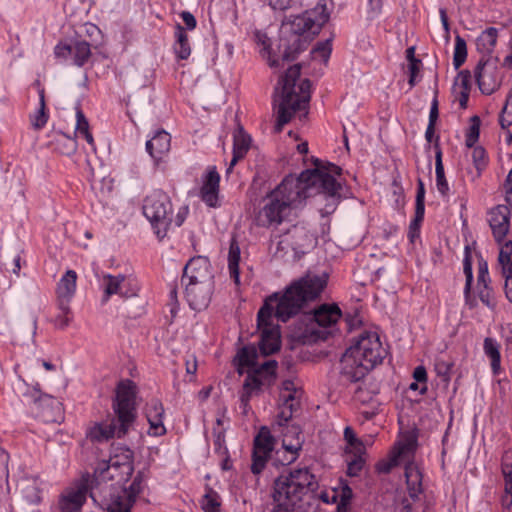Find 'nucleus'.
<instances>
[{
    "label": "nucleus",
    "instance_id": "60",
    "mask_svg": "<svg viewBox=\"0 0 512 512\" xmlns=\"http://www.w3.org/2000/svg\"><path fill=\"white\" fill-rule=\"evenodd\" d=\"M487 281H488V267H487V263L483 262V263L479 264L478 279H477L478 286L480 287L481 285L487 284Z\"/></svg>",
    "mask_w": 512,
    "mask_h": 512
},
{
    "label": "nucleus",
    "instance_id": "55",
    "mask_svg": "<svg viewBox=\"0 0 512 512\" xmlns=\"http://www.w3.org/2000/svg\"><path fill=\"white\" fill-rule=\"evenodd\" d=\"M315 165H316L315 169H318L321 172V174L331 177L337 184H339L333 177V175L341 174L342 169L339 166L332 164V163H329L325 166H320L319 160L315 161Z\"/></svg>",
    "mask_w": 512,
    "mask_h": 512
},
{
    "label": "nucleus",
    "instance_id": "21",
    "mask_svg": "<svg viewBox=\"0 0 512 512\" xmlns=\"http://www.w3.org/2000/svg\"><path fill=\"white\" fill-rule=\"evenodd\" d=\"M184 283L189 306L199 311L207 308L211 300L213 283Z\"/></svg>",
    "mask_w": 512,
    "mask_h": 512
},
{
    "label": "nucleus",
    "instance_id": "12",
    "mask_svg": "<svg viewBox=\"0 0 512 512\" xmlns=\"http://www.w3.org/2000/svg\"><path fill=\"white\" fill-rule=\"evenodd\" d=\"M265 201L257 216L258 225L267 228L278 226L289 215L291 209L273 192L267 195Z\"/></svg>",
    "mask_w": 512,
    "mask_h": 512
},
{
    "label": "nucleus",
    "instance_id": "42",
    "mask_svg": "<svg viewBox=\"0 0 512 512\" xmlns=\"http://www.w3.org/2000/svg\"><path fill=\"white\" fill-rule=\"evenodd\" d=\"M512 241H507L504 245H502L498 261L502 267V274H512Z\"/></svg>",
    "mask_w": 512,
    "mask_h": 512
},
{
    "label": "nucleus",
    "instance_id": "5",
    "mask_svg": "<svg viewBox=\"0 0 512 512\" xmlns=\"http://www.w3.org/2000/svg\"><path fill=\"white\" fill-rule=\"evenodd\" d=\"M136 385L131 380H122L116 388L113 409L120 423L118 429L114 423H94L87 430V438L94 442H103L111 439L115 433L122 437L135 420Z\"/></svg>",
    "mask_w": 512,
    "mask_h": 512
},
{
    "label": "nucleus",
    "instance_id": "46",
    "mask_svg": "<svg viewBox=\"0 0 512 512\" xmlns=\"http://www.w3.org/2000/svg\"><path fill=\"white\" fill-rule=\"evenodd\" d=\"M467 57V46L465 40L459 35L455 38V49L453 64L455 68H459L466 60Z\"/></svg>",
    "mask_w": 512,
    "mask_h": 512
},
{
    "label": "nucleus",
    "instance_id": "62",
    "mask_svg": "<svg viewBox=\"0 0 512 512\" xmlns=\"http://www.w3.org/2000/svg\"><path fill=\"white\" fill-rule=\"evenodd\" d=\"M296 394H297V389L295 387V384L293 381L291 380H285L283 383H282V393H281V397L283 395H291L293 398H297L296 397Z\"/></svg>",
    "mask_w": 512,
    "mask_h": 512
},
{
    "label": "nucleus",
    "instance_id": "61",
    "mask_svg": "<svg viewBox=\"0 0 512 512\" xmlns=\"http://www.w3.org/2000/svg\"><path fill=\"white\" fill-rule=\"evenodd\" d=\"M150 424L149 433L154 436L163 435L166 431L163 421H148Z\"/></svg>",
    "mask_w": 512,
    "mask_h": 512
},
{
    "label": "nucleus",
    "instance_id": "17",
    "mask_svg": "<svg viewBox=\"0 0 512 512\" xmlns=\"http://www.w3.org/2000/svg\"><path fill=\"white\" fill-rule=\"evenodd\" d=\"M213 273L207 257L197 256L190 259L183 271V282L213 283Z\"/></svg>",
    "mask_w": 512,
    "mask_h": 512
},
{
    "label": "nucleus",
    "instance_id": "2",
    "mask_svg": "<svg viewBox=\"0 0 512 512\" xmlns=\"http://www.w3.org/2000/svg\"><path fill=\"white\" fill-rule=\"evenodd\" d=\"M330 13L326 4L318 3L313 9L305 11L302 15L294 17L282 23L278 45V55H272L269 47V38L266 35L257 34L259 43L267 51V60L270 67H279L285 62H291L307 47L309 35H317L325 23L328 22Z\"/></svg>",
    "mask_w": 512,
    "mask_h": 512
},
{
    "label": "nucleus",
    "instance_id": "38",
    "mask_svg": "<svg viewBox=\"0 0 512 512\" xmlns=\"http://www.w3.org/2000/svg\"><path fill=\"white\" fill-rule=\"evenodd\" d=\"M257 351L254 346H246L239 350L237 354V362L239 367V372L243 373L241 370L244 367H249L254 370L256 367V359H257Z\"/></svg>",
    "mask_w": 512,
    "mask_h": 512
},
{
    "label": "nucleus",
    "instance_id": "51",
    "mask_svg": "<svg viewBox=\"0 0 512 512\" xmlns=\"http://www.w3.org/2000/svg\"><path fill=\"white\" fill-rule=\"evenodd\" d=\"M332 51V38H329L323 42H319L316 47L312 50L314 58H319L325 63L328 61Z\"/></svg>",
    "mask_w": 512,
    "mask_h": 512
},
{
    "label": "nucleus",
    "instance_id": "11",
    "mask_svg": "<svg viewBox=\"0 0 512 512\" xmlns=\"http://www.w3.org/2000/svg\"><path fill=\"white\" fill-rule=\"evenodd\" d=\"M143 473L138 472L129 488L122 487L116 493L110 494L107 500L108 512H130L136 497L143 489Z\"/></svg>",
    "mask_w": 512,
    "mask_h": 512
},
{
    "label": "nucleus",
    "instance_id": "58",
    "mask_svg": "<svg viewBox=\"0 0 512 512\" xmlns=\"http://www.w3.org/2000/svg\"><path fill=\"white\" fill-rule=\"evenodd\" d=\"M202 507L205 512H219L220 503L213 496L207 494Z\"/></svg>",
    "mask_w": 512,
    "mask_h": 512
},
{
    "label": "nucleus",
    "instance_id": "40",
    "mask_svg": "<svg viewBox=\"0 0 512 512\" xmlns=\"http://www.w3.org/2000/svg\"><path fill=\"white\" fill-rule=\"evenodd\" d=\"M484 351L487 356L491 359V367L493 372L496 374L500 370V352L499 345L492 338H485L484 340Z\"/></svg>",
    "mask_w": 512,
    "mask_h": 512
},
{
    "label": "nucleus",
    "instance_id": "48",
    "mask_svg": "<svg viewBox=\"0 0 512 512\" xmlns=\"http://www.w3.org/2000/svg\"><path fill=\"white\" fill-rule=\"evenodd\" d=\"M499 122L503 129L512 125V88L507 94L505 104L499 117Z\"/></svg>",
    "mask_w": 512,
    "mask_h": 512
},
{
    "label": "nucleus",
    "instance_id": "57",
    "mask_svg": "<svg viewBox=\"0 0 512 512\" xmlns=\"http://www.w3.org/2000/svg\"><path fill=\"white\" fill-rule=\"evenodd\" d=\"M276 367H277V362L274 360H269V361H266V362L262 363L261 365H259V367L256 365L253 372L255 374H257L258 376H260L264 372L269 375H273L275 373Z\"/></svg>",
    "mask_w": 512,
    "mask_h": 512
},
{
    "label": "nucleus",
    "instance_id": "24",
    "mask_svg": "<svg viewBox=\"0 0 512 512\" xmlns=\"http://www.w3.org/2000/svg\"><path fill=\"white\" fill-rule=\"evenodd\" d=\"M510 209L507 205H498L489 212V225L495 240L500 243L510 228Z\"/></svg>",
    "mask_w": 512,
    "mask_h": 512
},
{
    "label": "nucleus",
    "instance_id": "36",
    "mask_svg": "<svg viewBox=\"0 0 512 512\" xmlns=\"http://www.w3.org/2000/svg\"><path fill=\"white\" fill-rule=\"evenodd\" d=\"M417 194H416V207H415V219L410 225V231H415L419 225V223L423 220L424 217V197H425V188L422 179L417 180Z\"/></svg>",
    "mask_w": 512,
    "mask_h": 512
},
{
    "label": "nucleus",
    "instance_id": "32",
    "mask_svg": "<svg viewBox=\"0 0 512 512\" xmlns=\"http://www.w3.org/2000/svg\"><path fill=\"white\" fill-rule=\"evenodd\" d=\"M281 399L283 403L280 405V411L277 415V425L279 427L284 426L299 407V401L291 395H283Z\"/></svg>",
    "mask_w": 512,
    "mask_h": 512
},
{
    "label": "nucleus",
    "instance_id": "43",
    "mask_svg": "<svg viewBox=\"0 0 512 512\" xmlns=\"http://www.w3.org/2000/svg\"><path fill=\"white\" fill-rule=\"evenodd\" d=\"M453 366L454 363L451 360L437 358L435 361V372L445 385H448L451 380Z\"/></svg>",
    "mask_w": 512,
    "mask_h": 512
},
{
    "label": "nucleus",
    "instance_id": "47",
    "mask_svg": "<svg viewBox=\"0 0 512 512\" xmlns=\"http://www.w3.org/2000/svg\"><path fill=\"white\" fill-rule=\"evenodd\" d=\"M353 492L352 489L348 485H343L340 491L333 496V502L339 498V503L337 505V512H347V507L352 499Z\"/></svg>",
    "mask_w": 512,
    "mask_h": 512
},
{
    "label": "nucleus",
    "instance_id": "45",
    "mask_svg": "<svg viewBox=\"0 0 512 512\" xmlns=\"http://www.w3.org/2000/svg\"><path fill=\"white\" fill-rule=\"evenodd\" d=\"M498 31L494 27L486 29L478 38V45L487 52L492 51L496 45Z\"/></svg>",
    "mask_w": 512,
    "mask_h": 512
},
{
    "label": "nucleus",
    "instance_id": "13",
    "mask_svg": "<svg viewBox=\"0 0 512 512\" xmlns=\"http://www.w3.org/2000/svg\"><path fill=\"white\" fill-rule=\"evenodd\" d=\"M273 449L274 438L267 427H262L254 439L251 465V471L254 474L262 472Z\"/></svg>",
    "mask_w": 512,
    "mask_h": 512
},
{
    "label": "nucleus",
    "instance_id": "29",
    "mask_svg": "<svg viewBox=\"0 0 512 512\" xmlns=\"http://www.w3.org/2000/svg\"><path fill=\"white\" fill-rule=\"evenodd\" d=\"M41 417L47 423H59L63 420L62 404L53 397L46 396L41 399Z\"/></svg>",
    "mask_w": 512,
    "mask_h": 512
},
{
    "label": "nucleus",
    "instance_id": "26",
    "mask_svg": "<svg viewBox=\"0 0 512 512\" xmlns=\"http://www.w3.org/2000/svg\"><path fill=\"white\" fill-rule=\"evenodd\" d=\"M171 136L164 130L158 131L154 137L146 142V150L155 160V163L170 150Z\"/></svg>",
    "mask_w": 512,
    "mask_h": 512
},
{
    "label": "nucleus",
    "instance_id": "39",
    "mask_svg": "<svg viewBox=\"0 0 512 512\" xmlns=\"http://www.w3.org/2000/svg\"><path fill=\"white\" fill-rule=\"evenodd\" d=\"M176 44L174 46L175 53L180 59H187L191 54V48L188 43V36L184 28L180 25L176 28Z\"/></svg>",
    "mask_w": 512,
    "mask_h": 512
},
{
    "label": "nucleus",
    "instance_id": "52",
    "mask_svg": "<svg viewBox=\"0 0 512 512\" xmlns=\"http://www.w3.org/2000/svg\"><path fill=\"white\" fill-rule=\"evenodd\" d=\"M164 408L158 401L152 402L147 408L148 421H163Z\"/></svg>",
    "mask_w": 512,
    "mask_h": 512
},
{
    "label": "nucleus",
    "instance_id": "8",
    "mask_svg": "<svg viewBox=\"0 0 512 512\" xmlns=\"http://www.w3.org/2000/svg\"><path fill=\"white\" fill-rule=\"evenodd\" d=\"M341 310L337 304H322L314 310L313 314L308 317L310 319L309 326L301 333L300 338L303 343H315L319 340H325L328 333L323 330H317L316 326L329 327L337 323L341 318Z\"/></svg>",
    "mask_w": 512,
    "mask_h": 512
},
{
    "label": "nucleus",
    "instance_id": "20",
    "mask_svg": "<svg viewBox=\"0 0 512 512\" xmlns=\"http://www.w3.org/2000/svg\"><path fill=\"white\" fill-rule=\"evenodd\" d=\"M416 448V441L412 438H406L395 444L390 458L387 461H381L377 464L376 468L381 473H388L394 466H397L402 461H409Z\"/></svg>",
    "mask_w": 512,
    "mask_h": 512
},
{
    "label": "nucleus",
    "instance_id": "25",
    "mask_svg": "<svg viewBox=\"0 0 512 512\" xmlns=\"http://www.w3.org/2000/svg\"><path fill=\"white\" fill-rule=\"evenodd\" d=\"M282 435V447L285 451L291 454L290 459L287 460V463L289 464L296 460L297 454L302 448L303 439L301 430L298 426L295 425L287 426L282 431Z\"/></svg>",
    "mask_w": 512,
    "mask_h": 512
},
{
    "label": "nucleus",
    "instance_id": "53",
    "mask_svg": "<svg viewBox=\"0 0 512 512\" xmlns=\"http://www.w3.org/2000/svg\"><path fill=\"white\" fill-rule=\"evenodd\" d=\"M344 438L347 441V443L349 444V446L355 450V453L360 454L363 451V444L356 437V434L351 427L345 428Z\"/></svg>",
    "mask_w": 512,
    "mask_h": 512
},
{
    "label": "nucleus",
    "instance_id": "59",
    "mask_svg": "<svg viewBox=\"0 0 512 512\" xmlns=\"http://www.w3.org/2000/svg\"><path fill=\"white\" fill-rule=\"evenodd\" d=\"M477 170H480L484 166L485 151L481 147H476L472 153Z\"/></svg>",
    "mask_w": 512,
    "mask_h": 512
},
{
    "label": "nucleus",
    "instance_id": "16",
    "mask_svg": "<svg viewBox=\"0 0 512 512\" xmlns=\"http://www.w3.org/2000/svg\"><path fill=\"white\" fill-rule=\"evenodd\" d=\"M88 494L87 480L67 487L61 494L58 506L61 512H77L85 503Z\"/></svg>",
    "mask_w": 512,
    "mask_h": 512
},
{
    "label": "nucleus",
    "instance_id": "6",
    "mask_svg": "<svg viewBox=\"0 0 512 512\" xmlns=\"http://www.w3.org/2000/svg\"><path fill=\"white\" fill-rule=\"evenodd\" d=\"M317 481L308 468H299L275 480L273 498L278 503L272 512H289L304 495L316 490Z\"/></svg>",
    "mask_w": 512,
    "mask_h": 512
},
{
    "label": "nucleus",
    "instance_id": "64",
    "mask_svg": "<svg viewBox=\"0 0 512 512\" xmlns=\"http://www.w3.org/2000/svg\"><path fill=\"white\" fill-rule=\"evenodd\" d=\"M436 186L438 191L443 195L446 196L449 191V185L446 180L445 174L444 175H438L436 176Z\"/></svg>",
    "mask_w": 512,
    "mask_h": 512
},
{
    "label": "nucleus",
    "instance_id": "7",
    "mask_svg": "<svg viewBox=\"0 0 512 512\" xmlns=\"http://www.w3.org/2000/svg\"><path fill=\"white\" fill-rule=\"evenodd\" d=\"M142 208L159 239H163L167 235L171 225L181 226L188 213L187 207H180L174 215L171 199L162 190H154L147 195Z\"/></svg>",
    "mask_w": 512,
    "mask_h": 512
},
{
    "label": "nucleus",
    "instance_id": "49",
    "mask_svg": "<svg viewBox=\"0 0 512 512\" xmlns=\"http://www.w3.org/2000/svg\"><path fill=\"white\" fill-rule=\"evenodd\" d=\"M480 118L478 116H473L470 119V126L468 132L466 134L465 144L467 147H473L474 144L478 141L479 133H480Z\"/></svg>",
    "mask_w": 512,
    "mask_h": 512
},
{
    "label": "nucleus",
    "instance_id": "14",
    "mask_svg": "<svg viewBox=\"0 0 512 512\" xmlns=\"http://www.w3.org/2000/svg\"><path fill=\"white\" fill-rule=\"evenodd\" d=\"M475 77L482 93L490 95L501 85L502 76L493 60H480L475 68Z\"/></svg>",
    "mask_w": 512,
    "mask_h": 512
},
{
    "label": "nucleus",
    "instance_id": "19",
    "mask_svg": "<svg viewBox=\"0 0 512 512\" xmlns=\"http://www.w3.org/2000/svg\"><path fill=\"white\" fill-rule=\"evenodd\" d=\"M104 295L103 302H106L112 295H120L123 298L137 296L138 288L133 286L126 276L119 274L116 276L107 274L103 276Z\"/></svg>",
    "mask_w": 512,
    "mask_h": 512
},
{
    "label": "nucleus",
    "instance_id": "34",
    "mask_svg": "<svg viewBox=\"0 0 512 512\" xmlns=\"http://www.w3.org/2000/svg\"><path fill=\"white\" fill-rule=\"evenodd\" d=\"M261 386L262 381L257 374L253 373L247 376L243 385V392L241 394V402L244 406V410H246V407L248 406L250 397L253 394H257L260 391Z\"/></svg>",
    "mask_w": 512,
    "mask_h": 512
},
{
    "label": "nucleus",
    "instance_id": "41",
    "mask_svg": "<svg viewBox=\"0 0 512 512\" xmlns=\"http://www.w3.org/2000/svg\"><path fill=\"white\" fill-rule=\"evenodd\" d=\"M74 63L77 66H82L91 56L90 45L86 41H77L72 46V53Z\"/></svg>",
    "mask_w": 512,
    "mask_h": 512
},
{
    "label": "nucleus",
    "instance_id": "27",
    "mask_svg": "<svg viewBox=\"0 0 512 512\" xmlns=\"http://www.w3.org/2000/svg\"><path fill=\"white\" fill-rule=\"evenodd\" d=\"M502 474L505 480L504 494L501 497V505L504 509L512 507V452H506L502 458Z\"/></svg>",
    "mask_w": 512,
    "mask_h": 512
},
{
    "label": "nucleus",
    "instance_id": "10",
    "mask_svg": "<svg viewBox=\"0 0 512 512\" xmlns=\"http://www.w3.org/2000/svg\"><path fill=\"white\" fill-rule=\"evenodd\" d=\"M315 245V238L303 226L294 225L287 230L277 244V251L285 254L292 252L295 256L304 254Z\"/></svg>",
    "mask_w": 512,
    "mask_h": 512
},
{
    "label": "nucleus",
    "instance_id": "23",
    "mask_svg": "<svg viewBox=\"0 0 512 512\" xmlns=\"http://www.w3.org/2000/svg\"><path fill=\"white\" fill-rule=\"evenodd\" d=\"M77 274L74 270H68L60 279L56 288L57 303L61 312L69 314L70 303L76 291Z\"/></svg>",
    "mask_w": 512,
    "mask_h": 512
},
{
    "label": "nucleus",
    "instance_id": "15",
    "mask_svg": "<svg viewBox=\"0 0 512 512\" xmlns=\"http://www.w3.org/2000/svg\"><path fill=\"white\" fill-rule=\"evenodd\" d=\"M371 368L366 365L360 356L351 348H348L340 361V374L349 382H358L364 379Z\"/></svg>",
    "mask_w": 512,
    "mask_h": 512
},
{
    "label": "nucleus",
    "instance_id": "56",
    "mask_svg": "<svg viewBox=\"0 0 512 512\" xmlns=\"http://www.w3.org/2000/svg\"><path fill=\"white\" fill-rule=\"evenodd\" d=\"M364 466V459L357 455L348 462L347 474L349 476H357Z\"/></svg>",
    "mask_w": 512,
    "mask_h": 512
},
{
    "label": "nucleus",
    "instance_id": "4",
    "mask_svg": "<svg viewBox=\"0 0 512 512\" xmlns=\"http://www.w3.org/2000/svg\"><path fill=\"white\" fill-rule=\"evenodd\" d=\"M301 66L294 64L290 66L278 81L274 92V111L276 114L275 131L281 132L296 111L307 105L310 101V80L304 79L298 85L296 91V80L300 77Z\"/></svg>",
    "mask_w": 512,
    "mask_h": 512
},
{
    "label": "nucleus",
    "instance_id": "33",
    "mask_svg": "<svg viewBox=\"0 0 512 512\" xmlns=\"http://www.w3.org/2000/svg\"><path fill=\"white\" fill-rule=\"evenodd\" d=\"M240 247L235 238L231 239L228 253V268L235 284H239Z\"/></svg>",
    "mask_w": 512,
    "mask_h": 512
},
{
    "label": "nucleus",
    "instance_id": "31",
    "mask_svg": "<svg viewBox=\"0 0 512 512\" xmlns=\"http://www.w3.org/2000/svg\"><path fill=\"white\" fill-rule=\"evenodd\" d=\"M16 493L27 503H38L40 501L39 488L37 481L31 477H24L16 484Z\"/></svg>",
    "mask_w": 512,
    "mask_h": 512
},
{
    "label": "nucleus",
    "instance_id": "1",
    "mask_svg": "<svg viewBox=\"0 0 512 512\" xmlns=\"http://www.w3.org/2000/svg\"><path fill=\"white\" fill-rule=\"evenodd\" d=\"M326 273H306L293 281L279 296L274 293L267 297L257 314V327L261 330L259 348L264 356L271 355L280 348V333L273 324V315L286 322L297 315L309 302L316 300L327 286Z\"/></svg>",
    "mask_w": 512,
    "mask_h": 512
},
{
    "label": "nucleus",
    "instance_id": "44",
    "mask_svg": "<svg viewBox=\"0 0 512 512\" xmlns=\"http://www.w3.org/2000/svg\"><path fill=\"white\" fill-rule=\"evenodd\" d=\"M40 107L37 112L31 117V124L34 129H41L44 127L48 120V114L46 113L45 94L44 90H40Z\"/></svg>",
    "mask_w": 512,
    "mask_h": 512
},
{
    "label": "nucleus",
    "instance_id": "50",
    "mask_svg": "<svg viewBox=\"0 0 512 512\" xmlns=\"http://www.w3.org/2000/svg\"><path fill=\"white\" fill-rule=\"evenodd\" d=\"M464 273L466 276V284H465L466 302L470 306V308H474L476 305L475 301L469 299V292L471 289V283H472V279H473L472 263H471L469 253H467V255L464 259Z\"/></svg>",
    "mask_w": 512,
    "mask_h": 512
},
{
    "label": "nucleus",
    "instance_id": "30",
    "mask_svg": "<svg viewBox=\"0 0 512 512\" xmlns=\"http://www.w3.org/2000/svg\"><path fill=\"white\" fill-rule=\"evenodd\" d=\"M251 138L240 127L234 135L233 157L227 169V173L231 172L236 163L241 160L250 148Z\"/></svg>",
    "mask_w": 512,
    "mask_h": 512
},
{
    "label": "nucleus",
    "instance_id": "35",
    "mask_svg": "<svg viewBox=\"0 0 512 512\" xmlns=\"http://www.w3.org/2000/svg\"><path fill=\"white\" fill-rule=\"evenodd\" d=\"M378 393L379 387L377 383L363 381L355 390L354 398L362 404H367L371 402Z\"/></svg>",
    "mask_w": 512,
    "mask_h": 512
},
{
    "label": "nucleus",
    "instance_id": "22",
    "mask_svg": "<svg viewBox=\"0 0 512 512\" xmlns=\"http://www.w3.org/2000/svg\"><path fill=\"white\" fill-rule=\"evenodd\" d=\"M220 175L215 166L209 167L202 176L200 197L209 207H217L219 203Z\"/></svg>",
    "mask_w": 512,
    "mask_h": 512
},
{
    "label": "nucleus",
    "instance_id": "9",
    "mask_svg": "<svg viewBox=\"0 0 512 512\" xmlns=\"http://www.w3.org/2000/svg\"><path fill=\"white\" fill-rule=\"evenodd\" d=\"M371 369L380 364L387 355L379 335L376 332H364L357 343L350 347Z\"/></svg>",
    "mask_w": 512,
    "mask_h": 512
},
{
    "label": "nucleus",
    "instance_id": "54",
    "mask_svg": "<svg viewBox=\"0 0 512 512\" xmlns=\"http://www.w3.org/2000/svg\"><path fill=\"white\" fill-rule=\"evenodd\" d=\"M479 288L478 295L483 304H485L489 309L495 308V301L492 295L491 289L488 287V284L481 285Z\"/></svg>",
    "mask_w": 512,
    "mask_h": 512
},
{
    "label": "nucleus",
    "instance_id": "3",
    "mask_svg": "<svg viewBox=\"0 0 512 512\" xmlns=\"http://www.w3.org/2000/svg\"><path fill=\"white\" fill-rule=\"evenodd\" d=\"M331 177L318 169H308L298 177L289 175L272 191L290 209L298 208L309 197L317 196V205L322 215L331 214L339 203V190Z\"/></svg>",
    "mask_w": 512,
    "mask_h": 512
},
{
    "label": "nucleus",
    "instance_id": "28",
    "mask_svg": "<svg viewBox=\"0 0 512 512\" xmlns=\"http://www.w3.org/2000/svg\"><path fill=\"white\" fill-rule=\"evenodd\" d=\"M405 477L409 496L414 500L418 499L423 492V475L418 465L409 461L405 466Z\"/></svg>",
    "mask_w": 512,
    "mask_h": 512
},
{
    "label": "nucleus",
    "instance_id": "63",
    "mask_svg": "<svg viewBox=\"0 0 512 512\" xmlns=\"http://www.w3.org/2000/svg\"><path fill=\"white\" fill-rule=\"evenodd\" d=\"M54 52L57 57L66 58L68 55H71L72 46L64 43H59L55 47Z\"/></svg>",
    "mask_w": 512,
    "mask_h": 512
},
{
    "label": "nucleus",
    "instance_id": "37",
    "mask_svg": "<svg viewBox=\"0 0 512 512\" xmlns=\"http://www.w3.org/2000/svg\"><path fill=\"white\" fill-rule=\"evenodd\" d=\"M75 134L78 137H83L87 143L95 150L94 139L92 134L89 131V123L86 119L85 115L81 111L80 108L76 109V127Z\"/></svg>",
    "mask_w": 512,
    "mask_h": 512
},
{
    "label": "nucleus",
    "instance_id": "18",
    "mask_svg": "<svg viewBox=\"0 0 512 512\" xmlns=\"http://www.w3.org/2000/svg\"><path fill=\"white\" fill-rule=\"evenodd\" d=\"M133 471V464L128 458L120 462L117 457H114L109 460L106 469L102 470L100 475L103 480L109 479L114 482L112 486L116 492L130 479Z\"/></svg>",
    "mask_w": 512,
    "mask_h": 512
}]
</instances>
